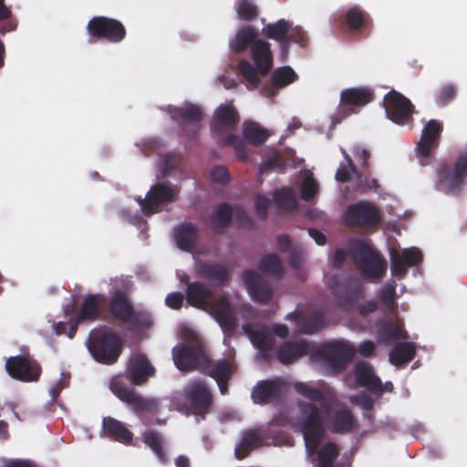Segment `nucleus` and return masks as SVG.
Returning <instances> with one entry per match:
<instances>
[{"instance_id":"nucleus-9","label":"nucleus","mask_w":467,"mask_h":467,"mask_svg":"<svg viewBox=\"0 0 467 467\" xmlns=\"http://www.w3.org/2000/svg\"><path fill=\"white\" fill-rule=\"evenodd\" d=\"M110 390L131 410L140 414L142 412L157 413L160 410L159 401L152 398H144L133 389L125 385L121 376L114 377L109 385Z\"/></svg>"},{"instance_id":"nucleus-4","label":"nucleus","mask_w":467,"mask_h":467,"mask_svg":"<svg viewBox=\"0 0 467 467\" xmlns=\"http://www.w3.org/2000/svg\"><path fill=\"white\" fill-rule=\"evenodd\" d=\"M87 348L97 362L113 365L122 353L123 343L117 333L112 332L108 327L102 326L90 332Z\"/></svg>"},{"instance_id":"nucleus-34","label":"nucleus","mask_w":467,"mask_h":467,"mask_svg":"<svg viewBox=\"0 0 467 467\" xmlns=\"http://www.w3.org/2000/svg\"><path fill=\"white\" fill-rule=\"evenodd\" d=\"M259 40L255 29L251 26L241 27L234 39L230 40L229 47L236 54L243 53L248 47H252L254 42Z\"/></svg>"},{"instance_id":"nucleus-62","label":"nucleus","mask_w":467,"mask_h":467,"mask_svg":"<svg viewBox=\"0 0 467 467\" xmlns=\"http://www.w3.org/2000/svg\"><path fill=\"white\" fill-rule=\"evenodd\" d=\"M353 154L355 155V157L357 159H359L362 161L361 169L364 171L368 172V171H369L368 159L370 157L369 151L360 146H356L353 149Z\"/></svg>"},{"instance_id":"nucleus-25","label":"nucleus","mask_w":467,"mask_h":467,"mask_svg":"<svg viewBox=\"0 0 467 467\" xmlns=\"http://www.w3.org/2000/svg\"><path fill=\"white\" fill-rule=\"evenodd\" d=\"M182 281L187 283L185 293L188 304L196 308H207L213 301V291L202 282H189L187 275Z\"/></svg>"},{"instance_id":"nucleus-15","label":"nucleus","mask_w":467,"mask_h":467,"mask_svg":"<svg viewBox=\"0 0 467 467\" xmlns=\"http://www.w3.org/2000/svg\"><path fill=\"white\" fill-rule=\"evenodd\" d=\"M104 299L102 294H89L84 297L78 313L70 318L69 338L75 337L79 324L93 323L99 318V306Z\"/></svg>"},{"instance_id":"nucleus-49","label":"nucleus","mask_w":467,"mask_h":467,"mask_svg":"<svg viewBox=\"0 0 467 467\" xmlns=\"http://www.w3.org/2000/svg\"><path fill=\"white\" fill-rule=\"evenodd\" d=\"M237 69L240 74L248 82L249 88L254 89L257 88L260 85L259 72L256 67H254L249 61L241 59L237 63Z\"/></svg>"},{"instance_id":"nucleus-13","label":"nucleus","mask_w":467,"mask_h":467,"mask_svg":"<svg viewBox=\"0 0 467 467\" xmlns=\"http://www.w3.org/2000/svg\"><path fill=\"white\" fill-rule=\"evenodd\" d=\"M175 186L169 182H158L152 185L146 198H139L138 202L145 215H151L160 211L162 203L173 202L177 199Z\"/></svg>"},{"instance_id":"nucleus-51","label":"nucleus","mask_w":467,"mask_h":467,"mask_svg":"<svg viewBox=\"0 0 467 467\" xmlns=\"http://www.w3.org/2000/svg\"><path fill=\"white\" fill-rule=\"evenodd\" d=\"M237 16L242 21H253L259 16L257 5L253 0H239L236 5Z\"/></svg>"},{"instance_id":"nucleus-53","label":"nucleus","mask_w":467,"mask_h":467,"mask_svg":"<svg viewBox=\"0 0 467 467\" xmlns=\"http://www.w3.org/2000/svg\"><path fill=\"white\" fill-rule=\"evenodd\" d=\"M457 95V89L452 84L442 86L435 94V101L438 106L445 107L450 104Z\"/></svg>"},{"instance_id":"nucleus-29","label":"nucleus","mask_w":467,"mask_h":467,"mask_svg":"<svg viewBox=\"0 0 467 467\" xmlns=\"http://www.w3.org/2000/svg\"><path fill=\"white\" fill-rule=\"evenodd\" d=\"M174 240L177 246L185 252H192L199 237V230L192 223H183L174 228Z\"/></svg>"},{"instance_id":"nucleus-18","label":"nucleus","mask_w":467,"mask_h":467,"mask_svg":"<svg viewBox=\"0 0 467 467\" xmlns=\"http://www.w3.org/2000/svg\"><path fill=\"white\" fill-rule=\"evenodd\" d=\"M443 130V125L437 119L429 120L422 129L421 137L417 144L416 152L420 159L421 165L423 159L431 157V152L436 150L440 143V138Z\"/></svg>"},{"instance_id":"nucleus-12","label":"nucleus","mask_w":467,"mask_h":467,"mask_svg":"<svg viewBox=\"0 0 467 467\" xmlns=\"http://www.w3.org/2000/svg\"><path fill=\"white\" fill-rule=\"evenodd\" d=\"M383 106L389 119L398 125H410L415 110L411 101L401 93L392 89L384 96Z\"/></svg>"},{"instance_id":"nucleus-33","label":"nucleus","mask_w":467,"mask_h":467,"mask_svg":"<svg viewBox=\"0 0 467 467\" xmlns=\"http://www.w3.org/2000/svg\"><path fill=\"white\" fill-rule=\"evenodd\" d=\"M202 371L213 378L215 381L230 380L234 372V364L229 359L223 358L213 362L208 357V365Z\"/></svg>"},{"instance_id":"nucleus-48","label":"nucleus","mask_w":467,"mask_h":467,"mask_svg":"<svg viewBox=\"0 0 467 467\" xmlns=\"http://www.w3.org/2000/svg\"><path fill=\"white\" fill-rule=\"evenodd\" d=\"M325 327V314L321 309L314 310L301 324L304 334H315Z\"/></svg>"},{"instance_id":"nucleus-3","label":"nucleus","mask_w":467,"mask_h":467,"mask_svg":"<svg viewBox=\"0 0 467 467\" xmlns=\"http://www.w3.org/2000/svg\"><path fill=\"white\" fill-rule=\"evenodd\" d=\"M467 183V149L459 151L453 162L442 161L436 168L435 189L458 196Z\"/></svg>"},{"instance_id":"nucleus-8","label":"nucleus","mask_w":467,"mask_h":467,"mask_svg":"<svg viewBox=\"0 0 467 467\" xmlns=\"http://www.w3.org/2000/svg\"><path fill=\"white\" fill-rule=\"evenodd\" d=\"M329 289L338 306L345 311L354 309L358 301L364 296L363 284L353 275L344 279L334 276L329 282Z\"/></svg>"},{"instance_id":"nucleus-55","label":"nucleus","mask_w":467,"mask_h":467,"mask_svg":"<svg viewBox=\"0 0 467 467\" xmlns=\"http://www.w3.org/2000/svg\"><path fill=\"white\" fill-rule=\"evenodd\" d=\"M408 265L398 252H392L390 254V271L395 276L403 277L407 274Z\"/></svg>"},{"instance_id":"nucleus-26","label":"nucleus","mask_w":467,"mask_h":467,"mask_svg":"<svg viewBox=\"0 0 467 467\" xmlns=\"http://www.w3.org/2000/svg\"><path fill=\"white\" fill-rule=\"evenodd\" d=\"M251 57L261 77H266L273 67V54L270 44L263 39L253 43Z\"/></svg>"},{"instance_id":"nucleus-45","label":"nucleus","mask_w":467,"mask_h":467,"mask_svg":"<svg viewBox=\"0 0 467 467\" xmlns=\"http://www.w3.org/2000/svg\"><path fill=\"white\" fill-rule=\"evenodd\" d=\"M294 388L301 396L312 401L321 402V408L327 411L329 410V405L327 401H324L325 394L321 389L305 382H297L295 384Z\"/></svg>"},{"instance_id":"nucleus-37","label":"nucleus","mask_w":467,"mask_h":467,"mask_svg":"<svg viewBox=\"0 0 467 467\" xmlns=\"http://www.w3.org/2000/svg\"><path fill=\"white\" fill-rule=\"evenodd\" d=\"M172 119L186 123L197 124L202 119V110L200 107L190 104L185 108H175L170 111Z\"/></svg>"},{"instance_id":"nucleus-23","label":"nucleus","mask_w":467,"mask_h":467,"mask_svg":"<svg viewBox=\"0 0 467 467\" xmlns=\"http://www.w3.org/2000/svg\"><path fill=\"white\" fill-rule=\"evenodd\" d=\"M283 393V384L279 379L259 381L252 390V400L255 404H268L278 400Z\"/></svg>"},{"instance_id":"nucleus-35","label":"nucleus","mask_w":467,"mask_h":467,"mask_svg":"<svg viewBox=\"0 0 467 467\" xmlns=\"http://www.w3.org/2000/svg\"><path fill=\"white\" fill-rule=\"evenodd\" d=\"M243 330L250 337L253 344L262 351L271 350L274 347V340L265 327H254L250 324H244Z\"/></svg>"},{"instance_id":"nucleus-1","label":"nucleus","mask_w":467,"mask_h":467,"mask_svg":"<svg viewBox=\"0 0 467 467\" xmlns=\"http://www.w3.org/2000/svg\"><path fill=\"white\" fill-rule=\"evenodd\" d=\"M298 408L300 410L299 425L306 451L311 455L317 452V467H333L334 462L339 455L337 445L328 441L317 451L326 435L319 409L317 405L306 401H298Z\"/></svg>"},{"instance_id":"nucleus-38","label":"nucleus","mask_w":467,"mask_h":467,"mask_svg":"<svg viewBox=\"0 0 467 467\" xmlns=\"http://www.w3.org/2000/svg\"><path fill=\"white\" fill-rule=\"evenodd\" d=\"M379 340L385 344H389L399 338H408V334L400 330L398 325L389 320H382L378 324Z\"/></svg>"},{"instance_id":"nucleus-61","label":"nucleus","mask_w":467,"mask_h":467,"mask_svg":"<svg viewBox=\"0 0 467 467\" xmlns=\"http://www.w3.org/2000/svg\"><path fill=\"white\" fill-rule=\"evenodd\" d=\"M211 178L219 183H227L230 181L228 170L224 166H215L211 171Z\"/></svg>"},{"instance_id":"nucleus-27","label":"nucleus","mask_w":467,"mask_h":467,"mask_svg":"<svg viewBox=\"0 0 467 467\" xmlns=\"http://www.w3.org/2000/svg\"><path fill=\"white\" fill-rule=\"evenodd\" d=\"M327 426L332 433L348 434L355 430L356 419L349 408L343 407L331 413Z\"/></svg>"},{"instance_id":"nucleus-36","label":"nucleus","mask_w":467,"mask_h":467,"mask_svg":"<svg viewBox=\"0 0 467 467\" xmlns=\"http://www.w3.org/2000/svg\"><path fill=\"white\" fill-rule=\"evenodd\" d=\"M415 357V348L410 342H400L389 352V362L400 367L410 362Z\"/></svg>"},{"instance_id":"nucleus-21","label":"nucleus","mask_w":467,"mask_h":467,"mask_svg":"<svg viewBox=\"0 0 467 467\" xmlns=\"http://www.w3.org/2000/svg\"><path fill=\"white\" fill-rule=\"evenodd\" d=\"M195 268L199 277L214 286H225L231 280L232 271L225 265L202 261L196 264Z\"/></svg>"},{"instance_id":"nucleus-63","label":"nucleus","mask_w":467,"mask_h":467,"mask_svg":"<svg viewBox=\"0 0 467 467\" xmlns=\"http://www.w3.org/2000/svg\"><path fill=\"white\" fill-rule=\"evenodd\" d=\"M350 400L359 405L365 410H371L374 408V400L366 394L355 396Z\"/></svg>"},{"instance_id":"nucleus-46","label":"nucleus","mask_w":467,"mask_h":467,"mask_svg":"<svg viewBox=\"0 0 467 467\" xmlns=\"http://www.w3.org/2000/svg\"><path fill=\"white\" fill-rule=\"evenodd\" d=\"M292 27L289 21L285 19H279L275 23H270L264 28L265 35L277 42H283L287 38L288 33Z\"/></svg>"},{"instance_id":"nucleus-58","label":"nucleus","mask_w":467,"mask_h":467,"mask_svg":"<svg viewBox=\"0 0 467 467\" xmlns=\"http://www.w3.org/2000/svg\"><path fill=\"white\" fill-rule=\"evenodd\" d=\"M404 259L408 267L419 265L422 261V254L417 248H407L400 254Z\"/></svg>"},{"instance_id":"nucleus-32","label":"nucleus","mask_w":467,"mask_h":467,"mask_svg":"<svg viewBox=\"0 0 467 467\" xmlns=\"http://www.w3.org/2000/svg\"><path fill=\"white\" fill-rule=\"evenodd\" d=\"M342 23L350 31L358 32L368 28L371 24V18L365 10L358 5H354L345 13Z\"/></svg>"},{"instance_id":"nucleus-14","label":"nucleus","mask_w":467,"mask_h":467,"mask_svg":"<svg viewBox=\"0 0 467 467\" xmlns=\"http://www.w3.org/2000/svg\"><path fill=\"white\" fill-rule=\"evenodd\" d=\"M172 354L174 364L181 371H202L208 365V356L200 346L184 344L173 348Z\"/></svg>"},{"instance_id":"nucleus-52","label":"nucleus","mask_w":467,"mask_h":467,"mask_svg":"<svg viewBox=\"0 0 467 467\" xmlns=\"http://www.w3.org/2000/svg\"><path fill=\"white\" fill-rule=\"evenodd\" d=\"M274 202L279 208L295 209L296 200L294 192L289 188H281L274 193Z\"/></svg>"},{"instance_id":"nucleus-41","label":"nucleus","mask_w":467,"mask_h":467,"mask_svg":"<svg viewBox=\"0 0 467 467\" xmlns=\"http://www.w3.org/2000/svg\"><path fill=\"white\" fill-rule=\"evenodd\" d=\"M143 442L149 446L161 463L168 461L161 435L156 431H147L142 434Z\"/></svg>"},{"instance_id":"nucleus-64","label":"nucleus","mask_w":467,"mask_h":467,"mask_svg":"<svg viewBox=\"0 0 467 467\" xmlns=\"http://www.w3.org/2000/svg\"><path fill=\"white\" fill-rule=\"evenodd\" d=\"M375 349L376 345L373 341L364 340L360 342L356 351H358L364 358H369L374 355Z\"/></svg>"},{"instance_id":"nucleus-43","label":"nucleus","mask_w":467,"mask_h":467,"mask_svg":"<svg viewBox=\"0 0 467 467\" xmlns=\"http://www.w3.org/2000/svg\"><path fill=\"white\" fill-rule=\"evenodd\" d=\"M259 270L267 275L281 277L284 274V267L280 257L275 254H265L259 262Z\"/></svg>"},{"instance_id":"nucleus-7","label":"nucleus","mask_w":467,"mask_h":467,"mask_svg":"<svg viewBox=\"0 0 467 467\" xmlns=\"http://www.w3.org/2000/svg\"><path fill=\"white\" fill-rule=\"evenodd\" d=\"M88 43L94 44L105 40L111 44L122 42L127 36L125 26L118 19L98 16L92 17L87 25Z\"/></svg>"},{"instance_id":"nucleus-54","label":"nucleus","mask_w":467,"mask_h":467,"mask_svg":"<svg viewBox=\"0 0 467 467\" xmlns=\"http://www.w3.org/2000/svg\"><path fill=\"white\" fill-rule=\"evenodd\" d=\"M131 327L135 328H149L150 327L152 321L150 317L146 312L132 310L131 317L129 318V322Z\"/></svg>"},{"instance_id":"nucleus-24","label":"nucleus","mask_w":467,"mask_h":467,"mask_svg":"<svg viewBox=\"0 0 467 467\" xmlns=\"http://www.w3.org/2000/svg\"><path fill=\"white\" fill-rule=\"evenodd\" d=\"M356 382L373 394L382 393V382L376 376L373 367L367 361H358L354 366Z\"/></svg>"},{"instance_id":"nucleus-59","label":"nucleus","mask_w":467,"mask_h":467,"mask_svg":"<svg viewBox=\"0 0 467 467\" xmlns=\"http://www.w3.org/2000/svg\"><path fill=\"white\" fill-rule=\"evenodd\" d=\"M269 205H270V201L266 197H265L261 194H257L255 196L254 207H255L256 213L260 219L266 220L267 215H268Z\"/></svg>"},{"instance_id":"nucleus-47","label":"nucleus","mask_w":467,"mask_h":467,"mask_svg":"<svg viewBox=\"0 0 467 467\" xmlns=\"http://www.w3.org/2000/svg\"><path fill=\"white\" fill-rule=\"evenodd\" d=\"M354 176V189L359 193H365L368 191L377 192L379 189V183L377 179L369 178L363 174L358 167L351 170Z\"/></svg>"},{"instance_id":"nucleus-16","label":"nucleus","mask_w":467,"mask_h":467,"mask_svg":"<svg viewBox=\"0 0 467 467\" xmlns=\"http://www.w3.org/2000/svg\"><path fill=\"white\" fill-rule=\"evenodd\" d=\"M5 369L11 378L26 382L37 380L41 374L36 361L19 355L6 359Z\"/></svg>"},{"instance_id":"nucleus-17","label":"nucleus","mask_w":467,"mask_h":467,"mask_svg":"<svg viewBox=\"0 0 467 467\" xmlns=\"http://www.w3.org/2000/svg\"><path fill=\"white\" fill-rule=\"evenodd\" d=\"M207 308L225 335L231 336L235 332L237 317L227 296L213 300Z\"/></svg>"},{"instance_id":"nucleus-28","label":"nucleus","mask_w":467,"mask_h":467,"mask_svg":"<svg viewBox=\"0 0 467 467\" xmlns=\"http://www.w3.org/2000/svg\"><path fill=\"white\" fill-rule=\"evenodd\" d=\"M314 346L308 342H285L277 350L278 360L285 365L293 363L296 359L313 353Z\"/></svg>"},{"instance_id":"nucleus-20","label":"nucleus","mask_w":467,"mask_h":467,"mask_svg":"<svg viewBox=\"0 0 467 467\" xmlns=\"http://www.w3.org/2000/svg\"><path fill=\"white\" fill-rule=\"evenodd\" d=\"M243 280L252 299L261 305H267L273 297L270 284L254 270H244Z\"/></svg>"},{"instance_id":"nucleus-19","label":"nucleus","mask_w":467,"mask_h":467,"mask_svg":"<svg viewBox=\"0 0 467 467\" xmlns=\"http://www.w3.org/2000/svg\"><path fill=\"white\" fill-rule=\"evenodd\" d=\"M184 392L193 413L203 418L212 405V394L206 384L201 380L193 381L186 387Z\"/></svg>"},{"instance_id":"nucleus-44","label":"nucleus","mask_w":467,"mask_h":467,"mask_svg":"<svg viewBox=\"0 0 467 467\" xmlns=\"http://www.w3.org/2000/svg\"><path fill=\"white\" fill-rule=\"evenodd\" d=\"M297 75L289 66L280 67L274 70L271 84L275 88H285L297 79Z\"/></svg>"},{"instance_id":"nucleus-40","label":"nucleus","mask_w":467,"mask_h":467,"mask_svg":"<svg viewBox=\"0 0 467 467\" xmlns=\"http://www.w3.org/2000/svg\"><path fill=\"white\" fill-rule=\"evenodd\" d=\"M261 443L260 435L254 430H249L243 434L240 443L235 447V457L243 460L248 456Z\"/></svg>"},{"instance_id":"nucleus-11","label":"nucleus","mask_w":467,"mask_h":467,"mask_svg":"<svg viewBox=\"0 0 467 467\" xmlns=\"http://www.w3.org/2000/svg\"><path fill=\"white\" fill-rule=\"evenodd\" d=\"M111 285L113 288L108 303L109 314L115 320L127 324L134 308L128 295L130 284L125 279L116 278L111 280Z\"/></svg>"},{"instance_id":"nucleus-30","label":"nucleus","mask_w":467,"mask_h":467,"mask_svg":"<svg viewBox=\"0 0 467 467\" xmlns=\"http://www.w3.org/2000/svg\"><path fill=\"white\" fill-rule=\"evenodd\" d=\"M102 429L105 435L113 441L129 444L133 440V433L125 426V424L114 418H103Z\"/></svg>"},{"instance_id":"nucleus-56","label":"nucleus","mask_w":467,"mask_h":467,"mask_svg":"<svg viewBox=\"0 0 467 467\" xmlns=\"http://www.w3.org/2000/svg\"><path fill=\"white\" fill-rule=\"evenodd\" d=\"M318 186L316 180L312 177H306L301 186V198L306 201H311L317 193Z\"/></svg>"},{"instance_id":"nucleus-57","label":"nucleus","mask_w":467,"mask_h":467,"mask_svg":"<svg viewBox=\"0 0 467 467\" xmlns=\"http://www.w3.org/2000/svg\"><path fill=\"white\" fill-rule=\"evenodd\" d=\"M286 167V163L282 159L281 155L277 152L271 154L260 167L261 172H265L270 170L283 171Z\"/></svg>"},{"instance_id":"nucleus-2","label":"nucleus","mask_w":467,"mask_h":467,"mask_svg":"<svg viewBox=\"0 0 467 467\" xmlns=\"http://www.w3.org/2000/svg\"><path fill=\"white\" fill-rule=\"evenodd\" d=\"M239 120V113L233 105L222 104L214 111L211 131L219 147H233L236 157L245 161L248 160L247 147L234 133Z\"/></svg>"},{"instance_id":"nucleus-60","label":"nucleus","mask_w":467,"mask_h":467,"mask_svg":"<svg viewBox=\"0 0 467 467\" xmlns=\"http://www.w3.org/2000/svg\"><path fill=\"white\" fill-rule=\"evenodd\" d=\"M184 296L181 292H172L167 295L165 304L171 309L179 310L182 307Z\"/></svg>"},{"instance_id":"nucleus-50","label":"nucleus","mask_w":467,"mask_h":467,"mask_svg":"<svg viewBox=\"0 0 467 467\" xmlns=\"http://www.w3.org/2000/svg\"><path fill=\"white\" fill-rule=\"evenodd\" d=\"M379 299L385 308L393 313L396 311L398 304L396 301V285L386 284L379 291Z\"/></svg>"},{"instance_id":"nucleus-5","label":"nucleus","mask_w":467,"mask_h":467,"mask_svg":"<svg viewBox=\"0 0 467 467\" xmlns=\"http://www.w3.org/2000/svg\"><path fill=\"white\" fill-rule=\"evenodd\" d=\"M348 253L357 269L365 278L379 279L385 274L387 269L385 259L365 241L352 240Z\"/></svg>"},{"instance_id":"nucleus-6","label":"nucleus","mask_w":467,"mask_h":467,"mask_svg":"<svg viewBox=\"0 0 467 467\" xmlns=\"http://www.w3.org/2000/svg\"><path fill=\"white\" fill-rule=\"evenodd\" d=\"M356 349L346 341H331L313 349L312 358L321 361L334 373H339L346 369L351 362Z\"/></svg>"},{"instance_id":"nucleus-31","label":"nucleus","mask_w":467,"mask_h":467,"mask_svg":"<svg viewBox=\"0 0 467 467\" xmlns=\"http://www.w3.org/2000/svg\"><path fill=\"white\" fill-rule=\"evenodd\" d=\"M373 99L374 92L368 87L347 88L340 95V102L343 106L364 107Z\"/></svg>"},{"instance_id":"nucleus-39","label":"nucleus","mask_w":467,"mask_h":467,"mask_svg":"<svg viewBox=\"0 0 467 467\" xmlns=\"http://www.w3.org/2000/svg\"><path fill=\"white\" fill-rule=\"evenodd\" d=\"M243 137L250 145L258 147L267 140L269 133L266 129L255 122H245L243 128Z\"/></svg>"},{"instance_id":"nucleus-10","label":"nucleus","mask_w":467,"mask_h":467,"mask_svg":"<svg viewBox=\"0 0 467 467\" xmlns=\"http://www.w3.org/2000/svg\"><path fill=\"white\" fill-rule=\"evenodd\" d=\"M343 219L348 226L370 228L380 223L382 215L380 209L375 203L358 201L347 207Z\"/></svg>"},{"instance_id":"nucleus-42","label":"nucleus","mask_w":467,"mask_h":467,"mask_svg":"<svg viewBox=\"0 0 467 467\" xmlns=\"http://www.w3.org/2000/svg\"><path fill=\"white\" fill-rule=\"evenodd\" d=\"M233 219L232 206L227 202L220 203L211 217V227L213 231L224 229L230 225Z\"/></svg>"},{"instance_id":"nucleus-22","label":"nucleus","mask_w":467,"mask_h":467,"mask_svg":"<svg viewBox=\"0 0 467 467\" xmlns=\"http://www.w3.org/2000/svg\"><path fill=\"white\" fill-rule=\"evenodd\" d=\"M155 374V368L144 354H138L130 359L126 378L136 386L143 385Z\"/></svg>"}]
</instances>
